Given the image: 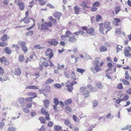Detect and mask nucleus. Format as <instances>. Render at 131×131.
<instances>
[{
	"mask_svg": "<svg viewBox=\"0 0 131 131\" xmlns=\"http://www.w3.org/2000/svg\"><path fill=\"white\" fill-rule=\"evenodd\" d=\"M54 86L55 88H57L58 89H59L61 88V85L59 83H56L54 84Z\"/></svg>",
	"mask_w": 131,
	"mask_h": 131,
	"instance_id": "obj_46",
	"label": "nucleus"
},
{
	"mask_svg": "<svg viewBox=\"0 0 131 131\" xmlns=\"http://www.w3.org/2000/svg\"><path fill=\"white\" fill-rule=\"evenodd\" d=\"M126 92L129 94H131V88H129L126 91Z\"/></svg>",
	"mask_w": 131,
	"mask_h": 131,
	"instance_id": "obj_64",
	"label": "nucleus"
},
{
	"mask_svg": "<svg viewBox=\"0 0 131 131\" xmlns=\"http://www.w3.org/2000/svg\"><path fill=\"white\" fill-rule=\"evenodd\" d=\"M88 87L90 89V91L93 92H95L97 91V90L96 88H93L91 85H88Z\"/></svg>",
	"mask_w": 131,
	"mask_h": 131,
	"instance_id": "obj_13",
	"label": "nucleus"
},
{
	"mask_svg": "<svg viewBox=\"0 0 131 131\" xmlns=\"http://www.w3.org/2000/svg\"><path fill=\"white\" fill-rule=\"evenodd\" d=\"M82 29L83 30L86 31V32L90 35H93L94 34L95 30L94 28L92 27L88 28L86 27H84L82 28Z\"/></svg>",
	"mask_w": 131,
	"mask_h": 131,
	"instance_id": "obj_3",
	"label": "nucleus"
},
{
	"mask_svg": "<svg viewBox=\"0 0 131 131\" xmlns=\"http://www.w3.org/2000/svg\"><path fill=\"white\" fill-rule=\"evenodd\" d=\"M87 89V87H81L80 88V92H83L86 90Z\"/></svg>",
	"mask_w": 131,
	"mask_h": 131,
	"instance_id": "obj_41",
	"label": "nucleus"
},
{
	"mask_svg": "<svg viewBox=\"0 0 131 131\" xmlns=\"http://www.w3.org/2000/svg\"><path fill=\"white\" fill-rule=\"evenodd\" d=\"M22 21H24L25 24H28L30 22L29 19L26 17H25L24 18L21 19L20 20V22H21Z\"/></svg>",
	"mask_w": 131,
	"mask_h": 131,
	"instance_id": "obj_21",
	"label": "nucleus"
},
{
	"mask_svg": "<svg viewBox=\"0 0 131 131\" xmlns=\"http://www.w3.org/2000/svg\"><path fill=\"white\" fill-rule=\"evenodd\" d=\"M21 73V71L19 68H18L14 72V74L17 76L19 75Z\"/></svg>",
	"mask_w": 131,
	"mask_h": 131,
	"instance_id": "obj_23",
	"label": "nucleus"
},
{
	"mask_svg": "<svg viewBox=\"0 0 131 131\" xmlns=\"http://www.w3.org/2000/svg\"><path fill=\"white\" fill-rule=\"evenodd\" d=\"M45 25H46L47 26V27H51L52 26V23L51 22H47L45 21L44 23Z\"/></svg>",
	"mask_w": 131,
	"mask_h": 131,
	"instance_id": "obj_31",
	"label": "nucleus"
},
{
	"mask_svg": "<svg viewBox=\"0 0 131 131\" xmlns=\"http://www.w3.org/2000/svg\"><path fill=\"white\" fill-rule=\"evenodd\" d=\"M64 73L65 77L68 78H69V74L66 72L64 71Z\"/></svg>",
	"mask_w": 131,
	"mask_h": 131,
	"instance_id": "obj_59",
	"label": "nucleus"
},
{
	"mask_svg": "<svg viewBox=\"0 0 131 131\" xmlns=\"http://www.w3.org/2000/svg\"><path fill=\"white\" fill-rule=\"evenodd\" d=\"M22 49L24 52H26L27 51V47L25 45L22 47Z\"/></svg>",
	"mask_w": 131,
	"mask_h": 131,
	"instance_id": "obj_54",
	"label": "nucleus"
},
{
	"mask_svg": "<svg viewBox=\"0 0 131 131\" xmlns=\"http://www.w3.org/2000/svg\"><path fill=\"white\" fill-rule=\"evenodd\" d=\"M9 38V37H8L7 35L6 34H5L3 35L1 38V40L2 41H6Z\"/></svg>",
	"mask_w": 131,
	"mask_h": 131,
	"instance_id": "obj_20",
	"label": "nucleus"
},
{
	"mask_svg": "<svg viewBox=\"0 0 131 131\" xmlns=\"http://www.w3.org/2000/svg\"><path fill=\"white\" fill-rule=\"evenodd\" d=\"M64 124L67 126H69L70 128H72V126L71 124L70 121L68 119H65L64 120Z\"/></svg>",
	"mask_w": 131,
	"mask_h": 131,
	"instance_id": "obj_18",
	"label": "nucleus"
},
{
	"mask_svg": "<svg viewBox=\"0 0 131 131\" xmlns=\"http://www.w3.org/2000/svg\"><path fill=\"white\" fill-rule=\"evenodd\" d=\"M16 129L15 127H9L8 128V131H15Z\"/></svg>",
	"mask_w": 131,
	"mask_h": 131,
	"instance_id": "obj_39",
	"label": "nucleus"
},
{
	"mask_svg": "<svg viewBox=\"0 0 131 131\" xmlns=\"http://www.w3.org/2000/svg\"><path fill=\"white\" fill-rule=\"evenodd\" d=\"M54 129L57 131H59L61 129L62 127L58 125L54 126Z\"/></svg>",
	"mask_w": 131,
	"mask_h": 131,
	"instance_id": "obj_27",
	"label": "nucleus"
},
{
	"mask_svg": "<svg viewBox=\"0 0 131 131\" xmlns=\"http://www.w3.org/2000/svg\"><path fill=\"white\" fill-rule=\"evenodd\" d=\"M27 95L28 96H34L33 97L34 98L36 97L37 95V94L34 92H28L27 93Z\"/></svg>",
	"mask_w": 131,
	"mask_h": 131,
	"instance_id": "obj_19",
	"label": "nucleus"
},
{
	"mask_svg": "<svg viewBox=\"0 0 131 131\" xmlns=\"http://www.w3.org/2000/svg\"><path fill=\"white\" fill-rule=\"evenodd\" d=\"M18 45H20L22 47L26 44V42H25L19 41L18 42Z\"/></svg>",
	"mask_w": 131,
	"mask_h": 131,
	"instance_id": "obj_33",
	"label": "nucleus"
},
{
	"mask_svg": "<svg viewBox=\"0 0 131 131\" xmlns=\"http://www.w3.org/2000/svg\"><path fill=\"white\" fill-rule=\"evenodd\" d=\"M32 104L31 103H29L27 104L26 106L27 108H30L31 107Z\"/></svg>",
	"mask_w": 131,
	"mask_h": 131,
	"instance_id": "obj_62",
	"label": "nucleus"
},
{
	"mask_svg": "<svg viewBox=\"0 0 131 131\" xmlns=\"http://www.w3.org/2000/svg\"><path fill=\"white\" fill-rule=\"evenodd\" d=\"M45 115H46L45 116V118L48 121L50 120V119L49 117V114H48V113H47V114Z\"/></svg>",
	"mask_w": 131,
	"mask_h": 131,
	"instance_id": "obj_60",
	"label": "nucleus"
},
{
	"mask_svg": "<svg viewBox=\"0 0 131 131\" xmlns=\"http://www.w3.org/2000/svg\"><path fill=\"white\" fill-rule=\"evenodd\" d=\"M54 103L56 105H58L59 103V101L57 98H54L53 99Z\"/></svg>",
	"mask_w": 131,
	"mask_h": 131,
	"instance_id": "obj_42",
	"label": "nucleus"
},
{
	"mask_svg": "<svg viewBox=\"0 0 131 131\" xmlns=\"http://www.w3.org/2000/svg\"><path fill=\"white\" fill-rule=\"evenodd\" d=\"M67 88L68 90L69 91L71 92L72 91L73 89V88L72 86L69 85H67Z\"/></svg>",
	"mask_w": 131,
	"mask_h": 131,
	"instance_id": "obj_40",
	"label": "nucleus"
},
{
	"mask_svg": "<svg viewBox=\"0 0 131 131\" xmlns=\"http://www.w3.org/2000/svg\"><path fill=\"white\" fill-rule=\"evenodd\" d=\"M39 66L40 67L42 66L45 67L49 66V64L47 62V60L43 57H41L40 59Z\"/></svg>",
	"mask_w": 131,
	"mask_h": 131,
	"instance_id": "obj_4",
	"label": "nucleus"
},
{
	"mask_svg": "<svg viewBox=\"0 0 131 131\" xmlns=\"http://www.w3.org/2000/svg\"><path fill=\"white\" fill-rule=\"evenodd\" d=\"M83 95L85 98L88 97L90 95V92L87 90L84 91L83 93Z\"/></svg>",
	"mask_w": 131,
	"mask_h": 131,
	"instance_id": "obj_16",
	"label": "nucleus"
},
{
	"mask_svg": "<svg viewBox=\"0 0 131 131\" xmlns=\"http://www.w3.org/2000/svg\"><path fill=\"white\" fill-rule=\"evenodd\" d=\"M4 50L6 53L8 54H9L11 53L12 51L11 49L8 47H6V48H5Z\"/></svg>",
	"mask_w": 131,
	"mask_h": 131,
	"instance_id": "obj_28",
	"label": "nucleus"
},
{
	"mask_svg": "<svg viewBox=\"0 0 131 131\" xmlns=\"http://www.w3.org/2000/svg\"><path fill=\"white\" fill-rule=\"evenodd\" d=\"M22 110L25 113H28L29 111V109H27L25 107L23 108Z\"/></svg>",
	"mask_w": 131,
	"mask_h": 131,
	"instance_id": "obj_57",
	"label": "nucleus"
},
{
	"mask_svg": "<svg viewBox=\"0 0 131 131\" xmlns=\"http://www.w3.org/2000/svg\"><path fill=\"white\" fill-rule=\"evenodd\" d=\"M24 56L23 55H20L18 58V59L19 61L21 62L23 61L24 60Z\"/></svg>",
	"mask_w": 131,
	"mask_h": 131,
	"instance_id": "obj_38",
	"label": "nucleus"
},
{
	"mask_svg": "<svg viewBox=\"0 0 131 131\" xmlns=\"http://www.w3.org/2000/svg\"><path fill=\"white\" fill-rule=\"evenodd\" d=\"M49 20L51 21L52 22H55L56 21V19L51 16L49 17Z\"/></svg>",
	"mask_w": 131,
	"mask_h": 131,
	"instance_id": "obj_55",
	"label": "nucleus"
},
{
	"mask_svg": "<svg viewBox=\"0 0 131 131\" xmlns=\"http://www.w3.org/2000/svg\"><path fill=\"white\" fill-rule=\"evenodd\" d=\"M34 46L35 48L38 49H42L44 47L43 45L40 44L35 45Z\"/></svg>",
	"mask_w": 131,
	"mask_h": 131,
	"instance_id": "obj_24",
	"label": "nucleus"
},
{
	"mask_svg": "<svg viewBox=\"0 0 131 131\" xmlns=\"http://www.w3.org/2000/svg\"><path fill=\"white\" fill-rule=\"evenodd\" d=\"M95 86L97 88L99 89H101L104 87L103 85L99 82L96 83L95 84Z\"/></svg>",
	"mask_w": 131,
	"mask_h": 131,
	"instance_id": "obj_15",
	"label": "nucleus"
},
{
	"mask_svg": "<svg viewBox=\"0 0 131 131\" xmlns=\"http://www.w3.org/2000/svg\"><path fill=\"white\" fill-rule=\"evenodd\" d=\"M8 45V43L6 42H2L0 43V46L3 47Z\"/></svg>",
	"mask_w": 131,
	"mask_h": 131,
	"instance_id": "obj_53",
	"label": "nucleus"
},
{
	"mask_svg": "<svg viewBox=\"0 0 131 131\" xmlns=\"http://www.w3.org/2000/svg\"><path fill=\"white\" fill-rule=\"evenodd\" d=\"M44 104L45 107L47 108L49 106L50 102L48 100H45L44 102Z\"/></svg>",
	"mask_w": 131,
	"mask_h": 131,
	"instance_id": "obj_25",
	"label": "nucleus"
},
{
	"mask_svg": "<svg viewBox=\"0 0 131 131\" xmlns=\"http://www.w3.org/2000/svg\"><path fill=\"white\" fill-rule=\"evenodd\" d=\"M98 104V102L96 100H95L93 102V106L96 107L97 106Z\"/></svg>",
	"mask_w": 131,
	"mask_h": 131,
	"instance_id": "obj_52",
	"label": "nucleus"
},
{
	"mask_svg": "<svg viewBox=\"0 0 131 131\" xmlns=\"http://www.w3.org/2000/svg\"><path fill=\"white\" fill-rule=\"evenodd\" d=\"M44 23L41 24V23H39L38 24V27L39 29L42 30H47L48 29V27H47L46 25L44 24Z\"/></svg>",
	"mask_w": 131,
	"mask_h": 131,
	"instance_id": "obj_8",
	"label": "nucleus"
},
{
	"mask_svg": "<svg viewBox=\"0 0 131 131\" xmlns=\"http://www.w3.org/2000/svg\"><path fill=\"white\" fill-rule=\"evenodd\" d=\"M65 110L67 113H69L72 111L71 109L68 106H66Z\"/></svg>",
	"mask_w": 131,
	"mask_h": 131,
	"instance_id": "obj_36",
	"label": "nucleus"
},
{
	"mask_svg": "<svg viewBox=\"0 0 131 131\" xmlns=\"http://www.w3.org/2000/svg\"><path fill=\"white\" fill-rule=\"evenodd\" d=\"M52 51L51 49H48L45 52L46 55L49 56V59H51L53 56V53H52Z\"/></svg>",
	"mask_w": 131,
	"mask_h": 131,
	"instance_id": "obj_6",
	"label": "nucleus"
},
{
	"mask_svg": "<svg viewBox=\"0 0 131 131\" xmlns=\"http://www.w3.org/2000/svg\"><path fill=\"white\" fill-rule=\"evenodd\" d=\"M131 127V126L130 125H128L125 126L124 127L122 128V130H127L130 127Z\"/></svg>",
	"mask_w": 131,
	"mask_h": 131,
	"instance_id": "obj_49",
	"label": "nucleus"
},
{
	"mask_svg": "<svg viewBox=\"0 0 131 131\" xmlns=\"http://www.w3.org/2000/svg\"><path fill=\"white\" fill-rule=\"evenodd\" d=\"M68 37V40L71 43L75 42L77 40L76 37L74 36L69 31H67L66 32V34L62 35L61 36V38L62 40H65L67 39V38Z\"/></svg>",
	"mask_w": 131,
	"mask_h": 131,
	"instance_id": "obj_1",
	"label": "nucleus"
},
{
	"mask_svg": "<svg viewBox=\"0 0 131 131\" xmlns=\"http://www.w3.org/2000/svg\"><path fill=\"white\" fill-rule=\"evenodd\" d=\"M58 66H57V68L58 69H62L65 66L64 65H59V64H58Z\"/></svg>",
	"mask_w": 131,
	"mask_h": 131,
	"instance_id": "obj_47",
	"label": "nucleus"
},
{
	"mask_svg": "<svg viewBox=\"0 0 131 131\" xmlns=\"http://www.w3.org/2000/svg\"><path fill=\"white\" fill-rule=\"evenodd\" d=\"M34 98V97H30L26 98L25 100L27 102H31L32 101V99Z\"/></svg>",
	"mask_w": 131,
	"mask_h": 131,
	"instance_id": "obj_37",
	"label": "nucleus"
},
{
	"mask_svg": "<svg viewBox=\"0 0 131 131\" xmlns=\"http://www.w3.org/2000/svg\"><path fill=\"white\" fill-rule=\"evenodd\" d=\"M122 82L125 85H129V82L125 79L123 80Z\"/></svg>",
	"mask_w": 131,
	"mask_h": 131,
	"instance_id": "obj_48",
	"label": "nucleus"
},
{
	"mask_svg": "<svg viewBox=\"0 0 131 131\" xmlns=\"http://www.w3.org/2000/svg\"><path fill=\"white\" fill-rule=\"evenodd\" d=\"M4 73V69L1 67H0V74L1 75H3Z\"/></svg>",
	"mask_w": 131,
	"mask_h": 131,
	"instance_id": "obj_61",
	"label": "nucleus"
},
{
	"mask_svg": "<svg viewBox=\"0 0 131 131\" xmlns=\"http://www.w3.org/2000/svg\"><path fill=\"white\" fill-rule=\"evenodd\" d=\"M48 43H49L50 45H51L56 46L58 42L55 39H53L51 41H49L48 42Z\"/></svg>",
	"mask_w": 131,
	"mask_h": 131,
	"instance_id": "obj_14",
	"label": "nucleus"
},
{
	"mask_svg": "<svg viewBox=\"0 0 131 131\" xmlns=\"http://www.w3.org/2000/svg\"><path fill=\"white\" fill-rule=\"evenodd\" d=\"M17 105L19 104L20 106L23 107L25 105L24 99L23 97L17 99Z\"/></svg>",
	"mask_w": 131,
	"mask_h": 131,
	"instance_id": "obj_7",
	"label": "nucleus"
},
{
	"mask_svg": "<svg viewBox=\"0 0 131 131\" xmlns=\"http://www.w3.org/2000/svg\"><path fill=\"white\" fill-rule=\"evenodd\" d=\"M33 34V31H29L28 32L26 33V35L27 36H31Z\"/></svg>",
	"mask_w": 131,
	"mask_h": 131,
	"instance_id": "obj_50",
	"label": "nucleus"
},
{
	"mask_svg": "<svg viewBox=\"0 0 131 131\" xmlns=\"http://www.w3.org/2000/svg\"><path fill=\"white\" fill-rule=\"evenodd\" d=\"M110 23L108 21L106 22L104 24V26L105 28L106 29H112L111 27L110 26Z\"/></svg>",
	"mask_w": 131,
	"mask_h": 131,
	"instance_id": "obj_12",
	"label": "nucleus"
},
{
	"mask_svg": "<svg viewBox=\"0 0 131 131\" xmlns=\"http://www.w3.org/2000/svg\"><path fill=\"white\" fill-rule=\"evenodd\" d=\"M120 97H122L124 95L125 96L121 99V101H126L129 98L127 94H120Z\"/></svg>",
	"mask_w": 131,
	"mask_h": 131,
	"instance_id": "obj_9",
	"label": "nucleus"
},
{
	"mask_svg": "<svg viewBox=\"0 0 131 131\" xmlns=\"http://www.w3.org/2000/svg\"><path fill=\"white\" fill-rule=\"evenodd\" d=\"M61 15V13L59 12H56L54 14L55 17L58 20L59 19Z\"/></svg>",
	"mask_w": 131,
	"mask_h": 131,
	"instance_id": "obj_22",
	"label": "nucleus"
},
{
	"mask_svg": "<svg viewBox=\"0 0 131 131\" xmlns=\"http://www.w3.org/2000/svg\"><path fill=\"white\" fill-rule=\"evenodd\" d=\"M53 125V123L51 121L49 122L48 124V126L50 127H52Z\"/></svg>",
	"mask_w": 131,
	"mask_h": 131,
	"instance_id": "obj_63",
	"label": "nucleus"
},
{
	"mask_svg": "<svg viewBox=\"0 0 131 131\" xmlns=\"http://www.w3.org/2000/svg\"><path fill=\"white\" fill-rule=\"evenodd\" d=\"M92 7L91 8V10L92 12H94L96 11L97 10V8L96 7L93 6L92 5Z\"/></svg>",
	"mask_w": 131,
	"mask_h": 131,
	"instance_id": "obj_56",
	"label": "nucleus"
},
{
	"mask_svg": "<svg viewBox=\"0 0 131 131\" xmlns=\"http://www.w3.org/2000/svg\"><path fill=\"white\" fill-rule=\"evenodd\" d=\"M18 4L20 9L21 10H23L25 7L24 3L22 2L19 1Z\"/></svg>",
	"mask_w": 131,
	"mask_h": 131,
	"instance_id": "obj_11",
	"label": "nucleus"
},
{
	"mask_svg": "<svg viewBox=\"0 0 131 131\" xmlns=\"http://www.w3.org/2000/svg\"><path fill=\"white\" fill-rule=\"evenodd\" d=\"M131 51L130 47L128 46L126 47L124 50V53L125 56L126 57L130 56L131 54L129 53V51Z\"/></svg>",
	"mask_w": 131,
	"mask_h": 131,
	"instance_id": "obj_5",
	"label": "nucleus"
},
{
	"mask_svg": "<svg viewBox=\"0 0 131 131\" xmlns=\"http://www.w3.org/2000/svg\"><path fill=\"white\" fill-rule=\"evenodd\" d=\"M101 59L99 58H96L93 62V66L95 70L97 72L102 70V67L104 63L103 61L101 62Z\"/></svg>",
	"mask_w": 131,
	"mask_h": 131,
	"instance_id": "obj_2",
	"label": "nucleus"
},
{
	"mask_svg": "<svg viewBox=\"0 0 131 131\" xmlns=\"http://www.w3.org/2000/svg\"><path fill=\"white\" fill-rule=\"evenodd\" d=\"M122 48V46L119 45H117L116 47V52L118 53L119 51L121 50Z\"/></svg>",
	"mask_w": 131,
	"mask_h": 131,
	"instance_id": "obj_30",
	"label": "nucleus"
},
{
	"mask_svg": "<svg viewBox=\"0 0 131 131\" xmlns=\"http://www.w3.org/2000/svg\"><path fill=\"white\" fill-rule=\"evenodd\" d=\"M100 49L101 52L106 51L107 50V49L104 46H101Z\"/></svg>",
	"mask_w": 131,
	"mask_h": 131,
	"instance_id": "obj_29",
	"label": "nucleus"
},
{
	"mask_svg": "<svg viewBox=\"0 0 131 131\" xmlns=\"http://www.w3.org/2000/svg\"><path fill=\"white\" fill-rule=\"evenodd\" d=\"M72 102L71 100V99H69L65 101L64 102V103L66 105H68L71 103Z\"/></svg>",
	"mask_w": 131,
	"mask_h": 131,
	"instance_id": "obj_34",
	"label": "nucleus"
},
{
	"mask_svg": "<svg viewBox=\"0 0 131 131\" xmlns=\"http://www.w3.org/2000/svg\"><path fill=\"white\" fill-rule=\"evenodd\" d=\"M41 112L42 114L44 115H46L48 113V112L45 111V109L44 108L41 109Z\"/></svg>",
	"mask_w": 131,
	"mask_h": 131,
	"instance_id": "obj_45",
	"label": "nucleus"
},
{
	"mask_svg": "<svg viewBox=\"0 0 131 131\" xmlns=\"http://www.w3.org/2000/svg\"><path fill=\"white\" fill-rule=\"evenodd\" d=\"M117 88L119 89H122L123 88V86L122 83H120L118 84L117 86Z\"/></svg>",
	"mask_w": 131,
	"mask_h": 131,
	"instance_id": "obj_58",
	"label": "nucleus"
},
{
	"mask_svg": "<svg viewBox=\"0 0 131 131\" xmlns=\"http://www.w3.org/2000/svg\"><path fill=\"white\" fill-rule=\"evenodd\" d=\"M71 75L72 77V78L74 80H76V75L74 72L73 71L72 72Z\"/></svg>",
	"mask_w": 131,
	"mask_h": 131,
	"instance_id": "obj_43",
	"label": "nucleus"
},
{
	"mask_svg": "<svg viewBox=\"0 0 131 131\" xmlns=\"http://www.w3.org/2000/svg\"><path fill=\"white\" fill-rule=\"evenodd\" d=\"M81 9L80 7H79L77 5L75 6L73 8L74 13L76 15L78 14Z\"/></svg>",
	"mask_w": 131,
	"mask_h": 131,
	"instance_id": "obj_10",
	"label": "nucleus"
},
{
	"mask_svg": "<svg viewBox=\"0 0 131 131\" xmlns=\"http://www.w3.org/2000/svg\"><path fill=\"white\" fill-rule=\"evenodd\" d=\"M39 119L40 121L41 122L42 124H45L46 121L44 118L42 117H39Z\"/></svg>",
	"mask_w": 131,
	"mask_h": 131,
	"instance_id": "obj_32",
	"label": "nucleus"
},
{
	"mask_svg": "<svg viewBox=\"0 0 131 131\" xmlns=\"http://www.w3.org/2000/svg\"><path fill=\"white\" fill-rule=\"evenodd\" d=\"M92 5L93 6H94L96 7H98L99 6L100 4L99 2L96 1Z\"/></svg>",
	"mask_w": 131,
	"mask_h": 131,
	"instance_id": "obj_51",
	"label": "nucleus"
},
{
	"mask_svg": "<svg viewBox=\"0 0 131 131\" xmlns=\"http://www.w3.org/2000/svg\"><path fill=\"white\" fill-rule=\"evenodd\" d=\"M0 61L4 64H6L7 62L6 59L4 56H3L0 58Z\"/></svg>",
	"mask_w": 131,
	"mask_h": 131,
	"instance_id": "obj_17",
	"label": "nucleus"
},
{
	"mask_svg": "<svg viewBox=\"0 0 131 131\" xmlns=\"http://www.w3.org/2000/svg\"><path fill=\"white\" fill-rule=\"evenodd\" d=\"M53 80L52 79L50 78H49L45 81V84H49L53 82Z\"/></svg>",
	"mask_w": 131,
	"mask_h": 131,
	"instance_id": "obj_26",
	"label": "nucleus"
},
{
	"mask_svg": "<svg viewBox=\"0 0 131 131\" xmlns=\"http://www.w3.org/2000/svg\"><path fill=\"white\" fill-rule=\"evenodd\" d=\"M102 19L101 16L99 15H97L96 17V21L97 22L99 21Z\"/></svg>",
	"mask_w": 131,
	"mask_h": 131,
	"instance_id": "obj_44",
	"label": "nucleus"
},
{
	"mask_svg": "<svg viewBox=\"0 0 131 131\" xmlns=\"http://www.w3.org/2000/svg\"><path fill=\"white\" fill-rule=\"evenodd\" d=\"M76 71L79 73H82L84 72L85 71V70L84 69H81L78 68H77Z\"/></svg>",
	"mask_w": 131,
	"mask_h": 131,
	"instance_id": "obj_35",
	"label": "nucleus"
}]
</instances>
